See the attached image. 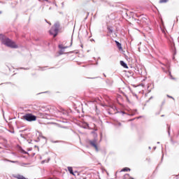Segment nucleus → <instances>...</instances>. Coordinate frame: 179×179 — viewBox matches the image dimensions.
<instances>
[{
    "mask_svg": "<svg viewBox=\"0 0 179 179\" xmlns=\"http://www.w3.org/2000/svg\"><path fill=\"white\" fill-rule=\"evenodd\" d=\"M0 38L1 39V43H3L4 45L10 47V48H17L16 43L9 39V38L3 37V35H0Z\"/></svg>",
    "mask_w": 179,
    "mask_h": 179,
    "instance_id": "obj_1",
    "label": "nucleus"
},
{
    "mask_svg": "<svg viewBox=\"0 0 179 179\" xmlns=\"http://www.w3.org/2000/svg\"><path fill=\"white\" fill-rule=\"evenodd\" d=\"M22 117L23 120H25V121H28L29 122H31L37 120V117L31 113H27Z\"/></svg>",
    "mask_w": 179,
    "mask_h": 179,
    "instance_id": "obj_2",
    "label": "nucleus"
},
{
    "mask_svg": "<svg viewBox=\"0 0 179 179\" xmlns=\"http://www.w3.org/2000/svg\"><path fill=\"white\" fill-rule=\"evenodd\" d=\"M50 34H51V36H53V37H57L58 34V27H57V25H55L50 29Z\"/></svg>",
    "mask_w": 179,
    "mask_h": 179,
    "instance_id": "obj_3",
    "label": "nucleus"
},
{
    "mask_svg": "<svg viewBox=\"0 0 179 179\" xmlns=\"http://www.w3.org/2000/svg\"><path fill=\"white\" fill-rule=\"evenodd\" d=\"M90 145L94 148L96 150H99V148L97 147V140H93L90 141Z\"/></svg>",
    "mask_w": 179,
    "mask_h": 179,
    "instance_id": "obj_4",
    "label": "nucleus"
},
{
    "mask_svg": "<svg viewBox=\"0 0 179 179\" xmlns=\"http://www.w3.org/2000/svg\"><path fill=\"white\" fill-rule=\"evenodd\" d=\"M71 45H72V42L70 43L69 45H64V44L59 45V48H60V50H62V51H63V50L69 48V47H71Z\"/></svg>",
    "mask_w": 179,
    "mask_h": 179,
    "instance_id": "obj_5",
    "label": "nucleus"
},
{
    "mask_svg": "<svg viewBox=\"0 0 179 179\" xmlns=\"http://www.w3.org/2000/svg\"><path fill=\"white\" fill-rule=\"evenodd\" d=\"M118 50H120V51H122V46L121 45V43L117 41H115Z\"/></svg>",
    "mask_w": 179,
    "mask_h": 179,
    "instance_id": "obj_6",
    "label": "nucleus"
},
{
    "mask_svg": "<svg viewBox=\"0 0 179 179\" xmlns=\"http://www.w3.org/2000/svg\"><path fill=\"white\" fill-rule=\"evenodd\" d=\"M68 171H69L70 174H72V176H75V173H73V169L72 166H69Z\"/></svg>",
    "mask_w": 179,
    "mask_h": 179,
    "instance_id": "obj_7",
    "label": "nucleus"
},
{
    "mask_svg": "<svg viewBox=\"0 0 179 179\" xmlns=\"http://www.w3.org/2000/svg\"><path fill=\"white\" fill-rule=\"evenodd\" d=\"M120 65L123 66V68L128 69V66L127 64H125V62H124V61H120Z\"/></svg>",
    "mask_w": 179,
    "mask_h": 179,
    "instance_id": "obj_8",
    "label": "nucleus"
},
{
    "mask_svg": "<svg viewBox=\"0 0 179 179\" xmlns=\"http://www.w3.org/2000/svg\"><path fill=\"white\" fill-rule=\"evenodd\" d=\"M169 0H159V3H167Z\"/></svg>",
    "mask_w": 179,
    "mask_h": 179,
    "instance_id": "obj_9",
    "label": "nucleus"
},
{
    "mask_svg": "<svg viewBox=\"0 0 179 179\" xmlns=\"http://www.w3.org/2000/svg\"><path fill=\"white\" fill-rule=\"evenodd\" d=\"M122 171H131V169L129 168H124Z\"/></svg>",
    "mask_w": 179,
    "mask_h": 179,
    "instance_id": "obj_10",
    "label": "nucleus"
},
{
    "mask_svg": "<svg viewBox=\"0 0 179 179\" xmlns=\"http://www.w3.org/2000/svg\"><path fill=\"white\" fill-rule=\"evenodd\" d=\"M108 30L109 33H113V29H111L110 27H108Z\"/></svg>",
    "mask_w": 179,
    "mask_h": 179,
    "instance_id": "obj_11",
    "label": "nucleus"
},
{
    "mask_svg": "<svg viewBox=\"0 0 179 179\" xmlns=\"http://www.w3.org/2000/svg\"><path fill=\"white\" fill-rule=\"evenodd\" d=\"M41 1H45V2H50L48 0H39L40 2H41Z\"/></svg>",
    "mask_w": 179,
    "mask_h": 179,
    "instance_id": "obj_12",
    "label": "nucleus"
},
{
    "mask_svg": "<svg viewBox=\"0 0 179 179\" xmlns=\"http://www.w3.org/2000/svg\"><path fill=\"white\" fill-rule=\"evenodd\" d=\"M168 97H169V99H173V97L170 96H168Z\"/></svg>",
    "mask_w": 179,
    "mask_h": 179,
    "instance_id": "obj_13",
    "label": "nucleus"
},
{
    "mask_svg": "<svg viewBox=\"0 0 179 179\" xmlns=\"http://www.w3.org/2000/svg\"><path fill=\"white\" fill-rule=\"evenodd\" d=\"M1 13H2V12L0 11V15H1Z\"/></svg>",
    "mask_w": 179,
    "mask_h": 179,
    "instance_id": "obj_14",
    "label": "nucleus"
},
{
    "mask_svg": "<svg viewBox=\"0 0 179 179\" xmlns=\"http://www.w3.org/2000/svg\"><path fill=\"white\" fill-rule=\"evenodd\" d=\"M84 179H86V178H84Z\"/></svg>",
    "mask_w": 179,
    "mask_h": 179,
    "instance_id": "obj_15",
    "label": "nucleus"
},
{
    "mask_svg": "<svg viewBox=\"0 0 179 179\" xmlns=\"http://www.w3.org/2000/svg\"><path fill=\"white\" fill-rule=\"evenodd\" d=\"M131 179H134V178H131Z\"/></svg>",
    "mask_w": 179,
    "mask_h": 179,
    "instance_id": "obj_16",
    "label": "nucleus"
}]
</instances>
